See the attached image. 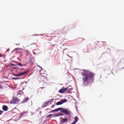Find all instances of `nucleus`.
Returning <instances> with one entry per match:
<instances>
[{
    "label": "nucleus",
    "instance_id": "nucleus-12",
    "mask_svg": "<svg viewBox=\"0 0 124 124\" xmlns=\"http://www.w3.org/2000/svg\"><path fill=\"white\" fill-rule=\"evenodd\" d=\"M17 65H19V66H23V65L21 63H17Z\"/></svg>",
    "mask_w": 124,
    "mask_h": 124
},
{
    "label": "nucleus",
    "instance_id": "nucleus-27",
    "mask_svg": "<svg viewBox=\"0 0 124 124\" xmlns=\"http://www.w3.org/2000/svg\"><path fill=\"white\" fill-rule=\"evenodd\" d=\"M39 67H40L41 68V70H42V68L40 67L39 66H38Z\"/></svg>",
    "mask_w": 124,
    "mask_h": 124
},
{
    "label": "nucleus",
    "instance_id": "nucleus-16",
    "mask_svg": "<svg viewBox=\"0 0 124 124\" xmlns=\"http://www.w3.org/2000/svg\"><path fill=\"white\" fill-rule=\"evenodd\" d=\"M51 116V115L50 114H49V115H47V116H46V117H50Z\"/></svg>",
    "mask_w": 124,
    "mask_h": 124
},
{
    "label": "nucleus",
    "instance_id": "nucleus-22",
    "mask_svg": "<svg viewBox=\"0 0 124 124\" xmlns=\"http://www.w3.org/2000/svg\"><path fill=\"white\" fill-rule=\"evenodd\" d=\"M76 122H75L74 121L72 123H71V124H75L76 123Z\"/></svg>",
    "mask_w": 124,
    "mask_h": 124
},
{
    "label": "nucleus",
    "instance_id": "nucleus-20",
    "mask_svg": "<svg viewBox=\"0 0 124 124\" xmlns=\"http://www.w3.org/2000/svg\"><path fill=\"white\" fill-rule=\"evenodd\" d=\"M22 49L21 48H15V50H21Z\"/></svg>",
    "mask_w": 124,
    "mask_h": 124
},
{
    "label": "nucleus",
    "instance_id": "nucleus-14",
    "mask_svg": "<svg viewBox=\"0 0 124 124\" xmlns=\"http://www.w3.org/2000/svg\"><path fill=\"white\" fill-rule=\"evenodd\" d=\"M14 75L16 76H19V74H15Z\"/></svg>",
    "mask_w": 124,
    "mask_h": 124
},
{
    "label": "nucleus",
    "instance_id": "nucleus-1",
    "mask_svg": "<svg viewBox=\"0 0 124 124\" xmlns=\"http://www.w3.org/2000/svg\"><path fill=\"white\" fill-rule=\"evenodd\" d=\"M95 74L94 73L91 72L84 70V71L82 73L83 85L86 86L89 83L93 82L94 79Z\"/></svg>",
    "mask_w": 124,
    "mask_h": 124
},
{
    "label": "nucleus",
    "instance_id": "nucleus-29",
    "mask_svg": "<svg viewBox=\"0 0 124 124\" xmlns=\"http://www.w3.org/2000/svg\"><path fill=\"white\" fill-rule=\"evenodd\" d=\"M50 102V101H48L46 103H47L48 102Z\"/></svg>",
    "mask_w": 124,
    "mask_h": 124
},
{
    "label": "nucleus",
    "instance_id": "nucleus-4",
    "mask_svg": "<svg viewBox=\"0 0 124 124\" xmlns=\"http://www.w3.org/2000/svg\"><path fill=\"white\" fill-rule=\"evenodd\" d=\"M67 101V100L66 99L61 100L60 101L57 102L56 104L57 105H61L63 103L66 102Z\"/></svg>",
    "mask_w": 124,
    "mask_h": 124
},
{
    "label": "nucleus",
    "instance_id": "nucleus-19",
    "mask_svg": "<svg viewBox=\"0 0 124 124\" xmlns=\"http://www.w3.org/2000/svg\"><path fill=\"white\" fill-rule=\"evenodd\" d=\"M79 39H80V40H81V41H83V40H84V39H83V38H80Z\"/></svg>",
    "mask_w": 124,
    "mask_h": 124
},
{
    "label": "nucleus",
    "instance_id": "nucleus-17",
    "mask_svg": "<svg viewBox=\"0 0 124 124\" xmlns=\"http://www.w3.org/2000/svg\"><path fill=\"white\" fill-rule=\"evenodd\" d=\"M60 113H59L57 114H56L55 115V116H60Z\"/></svg>",
    "mask_w": 124,
    "mask_h": 124
},
{
    "label": "nucleus",
    "instance_id": "nucleus-24",
    "mask_svg": "<svg viewBox=\"0 0 124 124\" xmlns=\"http://www.w3.org/2000/svg\"><path fill=\"white\" fill-rule=\"evenodd\" d=\"M60 116H62L63 115V114L60 113Z\"/></svg>",
    "mask_w": 124,
    "mask_h": 124
},
{
    "label": "nucleus",
    "instance_id": "nucleus-30",
    "mask_svg": "<svg viewBox=\"0 0 124 124\" xmlns=\"http://www.w3.org/2000/svg\"><path fill=\"white\" fill-rule=\"evenodd\" d=\"M53 100V99H52V100H51V101H52Z\"/></svg>",
    "mask_w": 124,
    "mask_h": 124
},
{
    "label": "nucleus",
    "instance_id": "nucleus-3",
    "mask_svg": "<svg viewBox=\"0 0 124 124\" xmlns=\"http://www.w3.org/2000/svg\"><path fill=\"white\" fill-rule=\"evenodd\" d=\"M61 112H62L65 114L69 115H70V111H69L68 109H64L62 108Z\"/></svg>",
    "mask_w": 124,
    "mask_h": 124
},
{
    "label": "nucleus",
    "instance_id": "nucleus-25",
    "mask_svg": "<svg viewBox=\"0 0 124 124\" xmlns=\"http://www.w3.org/2000/svg\"><path fill=\"white\" fill-rule=\"evenodd\" d=\"M62 33L63 34H66V32H62Z\"/></svg>",
    "mask_w": 124,
    "mask_h": 124
},
{
    "label": "nucleus",
    "instance_id": "nucleus-28",
    "mask_svg": "<svg viewBox=\"0 0 124 124\" xmlns=\"http://www.w3.org/2000/svg\"><path fill=\"white\" fill-rule=\"evenodd\" d=\"M2 88V87L0 85V88Z\"/></svg>",
    "mask_w": 124,
    "mask_h": 124
},
{
    "label": "nucleus",
    "instance_id": "nucleus-21",
    "mask_svg": "<svg viewBox=\"0 0 124 124\" xmlns=\"http://www.w3.org/2000/svg\"><path fill=\"white\" fill-rule=\"evenodd\" d=\"M3 55V54H0V57H2Z\"/></svg>",
    "mask_w": 124,
    "mask_h": 124
},
{
    "label": "nucleus",
    "instance_id": "nucleus-23",
    "mask_svg": "<svg viewBox=\"0 0 124 124\" xmlns=\"http://www.w3.org/2000/svg\"><path fill=\"white\" fill-rule=\"evenodd\" d=\"M9 48H8V49L7 50V52H8V51H9Z\"/></svg>",
    "mask_w": 124,
    "mask_h": 124
},
{
    "label": "nucleus",
    "instance_id": "nucleus-7",
    "mask_svg": "<svg viewBox=\"0 0 124 124\" xmlns=\"http://www.w3.org/2000/svg\"><path fill=\"white\" fill-rule=\"evenodd\" d=\"M2 109L4 111H7L8 109V108L7 106L4 105L3 106Z\"/></svg>",
    "mask_w": 124,
    "mask_h": 124
},
{
    "label": "nucleus",
    "instance_id": "nucleus-2",
    "mask_svg": "<svg viewBox=\"0 0 124 124\" xmlns=\"http://www.w3.org/2000/svg\"><path fill=\"white\" fill-rule=\"evenodd\" d=\"M19 99L18 98H14L12 101H10V103L11 104H16L17 103L19 102Z\"/></svg>",
    "mask_w": 124,
    "mask_h": 124
},
{
    "label": "nucleus",
    "instance_id": "nucleus-6",
    "mask_svg": "<svg viewBox=\"0 0 124 124\" xmlns=\"http://www.w3.org/2000/svg\"><path fill=\"white\" fill-rule=\"evenodd\" d=\"M28 112L27 111H24L23 112H21L20 113L19 116L20 118L22 117L23 116H24L26 114H27Z\"/></svg>",
    "mask_w": 124,
    "mask_h": 124
},
{
    "label": "nucleus",
    "instance_id": "nucleus-10",
    "mask_svg": "<svg viewBox=\"0 0 124 124\" xmlns=\"http://www.w3.org/2000/svg\"><path fill=\"white\" fill-rule=\"evenodd\" d=\"M27 71H25L23 72H22L20 73L19 74V76H21L25 74L26 73Z\"/></svg>",
    "mask_w": 124,
    "mask_h": 124
},
{
    "label": "nucleus",
    "instance_id": "nucleus-18",
    "mask_svg": "<svg viewBox=\"0 0 124 124\" xmlns=\"http://www.w3.org/2000/svg\"><path fill=\"white\" fill-rule=\"evenodd\" d=\"M3 112V111L0 110V115H1L2 114Z\"/></svg>",
    "mask_w": 124,
    "mask_h": 124
},
{
    "label": "nucleus",
    "instance_id": "nucleus-13",
    "mask_svg": "<svg viewBox=\"0 0 124 124\" xmlns=\"http://www.w3.org/2000/svg\"><path fill=\"white\" fill-rule=\"evenodd\" d=\"M19 79L18 78H12V79H15V80H16L18 79Z\"/></svg>",
    "mask_w": 124,
    "mask_h": 124
},
{
    "label": "nucleus",
    "instance_id": "nucleus-11",
    "mask_svg": "<svg viewBox=\"0 0 124 124\" xmlns=\"http://www.w3.org/2000/svg\"><path fill=\"white\" fill-rule=\"evenodd\" d=\"M78 118L77 116H76L75 117V122H77L78 121Z\"/></svg>",
    "mask_w": 124,
    "mask_h": 124
},
{
    "label": "nucleus",
    "instance_id": "nucleus-26",
    "mask_svg": "<svg viewBox=\"0 0 124 124\" xmlns=\"http://www.w3.org/2000/svg\"><path fill=\"white\" fill-rule=\"evenodd\" d=\"M11 65L12 66H15V65L14 64H12Z\"/></svg>",
    "mask_w": 124,
    "mask_h": 124
},
{
    "label": "nucleus",
    "instance_id": "nucleus-8",
    "mask_svg": "<svg viewBox=\"0 0 124 124\" xmlns=\"http://www.w3.org/2000/svg\"><path fill=\"white\" fill-rule=\"evenodd\" d=\"M62 109V108H58L56 109H55L53 110L52 111H51V112H57L59 110H61V111Z\"/></svg>",
    "mask_w": 124,
    "mask_h": 124
},
{
    "label": "nucleus",
    "instance_id": "nucleus-15",
    "mask_svg": "<svg viewBox=\"0 0 124 124\" xmlns=\"http://www.w3.org/2000/svg\"><path fill=\"white\" fill-rule=\"evenodd\" d=\"M29 98H28L27 97H26V98H25V101H26L28 100Z\"/></svg>",
    "mask_w": 124,
    "mask_h": 124
},
{
    "label": "nucleus",
    "instance_id": "nucleus-9",
    "mask_svg": "<svg viewBox=\"0 0 124 124\" xmlns=\"http://www.w3.org/2000/svg\"><path fill=\"white\" fill-rule=\"evenodd\" d=\"M68 120V119L67 118L62 119L61 120V122L62 123H64L67 121Z\"/></svg>",
    "mask_w": 124,
    "mask_h": 124
},
{
    "label": "nucleus",
    "instance_id": "nucleus-5",
    "mask_svg": "<svg viewBox=\"0 0 124 124\" xmlns=\"http://www.w3.org/2000/svg\"><path fill=\"white\" fill-rule=\"evenodd\" d=\"M67 90V88H63L60 89L59 91V93H63Z\"/></svg>",
    "mask_w": 124,
    "mask_h": 124
}]
</instances>
